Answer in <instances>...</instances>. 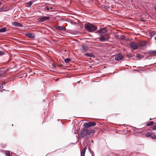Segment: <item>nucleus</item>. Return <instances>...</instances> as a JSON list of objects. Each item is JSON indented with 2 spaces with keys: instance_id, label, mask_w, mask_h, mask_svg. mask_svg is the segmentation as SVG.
<instances>
[{
  "instance_id": "f257e3e1",
  "label": "nucleus",
  "mask_w": 156,
  "mask_h": 156,
  "mask_svg": "<svg viewBox=\"0 0 156 156\" xmlns=\"http://www.w3.org/2000/svg\"><path fill=\"white\" fill-rule=\"evenodd\" d=\"M94 133V130H88L83 127L80 130L79 136L80 137L86 140L88 139L90 136H92Z\"/></svg>"
},
{
  "instance_id": "f03ea898",
  "label": "nucleus",
  "mask_w": 156,
  "mask_h": 156,
  "mask_svg": "<svg viewBox=\"0 0 156 156\" xmlns=\"http://www.w3.org/2000/svg\"><path fill=\"white\" fill-rule=\"evenodd\" d=\"M85 28L89 32H94L97 29L95 26L90 23H86L85 25Z\"/></svg>"
},
{
  "instance_id": "7ed1b4c3",
  "label": "nucleus",
  "mask_w": 156,
  "mask_h": 156,
  "mask_svg": "<svg viewBox=\"0 0 156 156\" xmlns=\"http://www.w3.org/2000/svg\"><path fill=\"white\" fill-rule=\"evenodd\" d=\"M96 125L95 122H85L83 125V126H84V128L86 129V128L88 127L94 126H95Z\"/></svg>"
},
{
  "instance_id": "20e7f679",
  "label": "nucleus",
  "mask_w": 156,
  "mask_h": 156,
  "mask_svg": "<svg viewBox=\"0 0 156 156\" xmlns=\"http://www.w3.org/2000/svg\"><path fill=\"white\" fill-rule=\"evenodd\" d=\"M110 36L108 34H106L105 36H101L99 38V39L101 42H104L105 40L109 39Z\"/></svg>"
},
{
  "instance_id": "39448f33",
  "label": "nucleus",
  "mask_w": 156,
  "mask_h": 156,
  "mask_svg": "<svg viewBox=\"0 0 156 156\" xmlns=\"http://www.w3.org/2000/svg\"><path fill=\"white\" fill-rule=\"evenodd\" d=\"M50 19L49 16H43L38 18L37 20L40 22H43Z\"/></svg>"
},
{
  "instance_id": "423d86ee",
  "label": "nucleus",
  "mask_w": 156,
  "mask_h": 156,
  "mask_svg": "<svg viewBox=\"0 0 156 156\" xmlns=\"http://www.w3.org/2000/svg\"><path fill=\"white\" fill-rule=\"evenodd\" d=\"M123 57L121 54L119 53L115 55V59L116 60L119 61L122 59Z\"/></svg>"
},
{
  "instance_id": "0eeeda50",
  "label": "nucleus",
  "mask_w": 156,
  "mask_h": 156,
  "mask_svg": "<svg viewBox=\"0 0 156 156\" xmlns=\"http://www.w3.org/2000/svg\"><path fill=\"white\" fill-rule=\"evenodd\" d=\"M81 47V51L85 52L88 50V47L87 45L83 44L82 45Z\"/></svg>"
},
{
  "instance_id": "6e6552de",
  "label": "nucleus",
  "mask_w": 156,
  "mask_h": 156,
  "mask_svg": "<svg viewBox=\"0 0 156 156\" xmlns=\"http://www.w3.org/2000/svg\"><path fill=\"white\" fill-rule=\"evenodd\" d=\"M130 47L133 49H136L137 48V44L134 42H133L130 44Z\"/></svg>"
},
{
  "instance_id": "1a4fd4ad",
  "label": "nucleus",
  "mask_w": 156,
  "mask_h": 156,
  "mask_svg": "<svg viewBox=\"0 0 156 156\" xmlns=\"http://www.w3.org/2000/svg\"><path fill=\"white\" fill-rule=\"evenodd\" d=\"M12 25L16 27H21L23 26V25L22 24L16 21L12 23Z\"/></svg>"
},
{
  "instance_id": "9d476101",
  "label": "nucleus",
  "mask_w": 156,
  "mask_h": 156,
  "mask_svg": "<svg viewBox=\"0 0 156 156\" xmlns=\"http://www.w3.org/2000/svg\"><path fill=\"white\" fill-rule=\"evenodd\" d=\"M25 35L31 39H33L35 37V35L33 33H27L25 34Z\"/></svg>"
},
{
  "instance_id": "9b49d317",
  "label": "nucleus",
  "mask_w": 156,
  "mask_h": 156,
  "mask_svg": "<svg viewBox=\"0 0 156 156\" xmlns=\"http://www.w3.org/2000/svg\"><path fill=\"white\" fill-rule=\"evenodd\" d=\"M106 31H107V30L105 28H102L100 29L98 31V32L100 34L104 33Z\"/></svg>"
},
{
  "instance_id": "f8f14e48",
  "label": "nucleus",
  "mask_w": 156,
  "mask_h": 156,
  "mask_svg": "<svg viewBox=\"0 0 156 156\" xmlns=\"http://www.w3.org/2000/svg\"><path fill=\"white\" fill-rule=\"evenodd\" d=\"M35 2V1H34V0H33V1H30V2H28L27 3V7H30L32 5V4H33V2Z\"/></svg>"
},
{
  "instance_id": "ddd939ff",
  "label": "nucleus",
  "mask_w": 156,
  "mask_h": 156,
  "mask_svg": "<svg viewBox=\"0 0 156 156\" xmlns=\"http://www.w3.org/2000/svg\"><path fill=\"white\" fill-rule=\"evenodd\" d=\"M54 28L58 30H62L63 29V28L62 26H55L54 27Z\"/></svg>"
},
{
  "instance_id": "4468645a",
  "label": "nucleus",
  "mask_w": 156,
  "mask_h": 156,
  "mask_svg": "<svg viewBox=\"0 0 156 156\" xmlns=\"http://www.w3.org/2000/svg\"><path fill=\"white\" fill-rule=\"evenodd\" d=\"M53 8L52 7H50L48 6H46L45 7L44 9V11H49L50 9L51 10Z\"/></svg>"
},
{
  "instance_id": "2eb2a0df",
  "label": "nucleus",
  "mask_w": 156,
  "mask_h": 156,
  "mask_svg": "<svg viewBox=\"0 0 156 156\" xmlns=\"http://www.w3.org/2000/svg\"><path fill=\"white\" fill-rule=\"evenodd\" d=\"M85 56L93 57H94V55L92 53H87L85 55Z\"/></svg>"
},
{
  "instance_id": "dca6fc26",
  "label": "nucleus",
  "mask_w": 156,
  "mask_h": 156,
  "mask_svg": "<svg viewBox=\"0 0 156 156\" xmlns=\"http://www.w3.org/2000/svg\"><path fill=\"white\" fill-rule=\"evenodd\" d=\"M6 31V29L5 27H4L0 29V32H5Z\"/></svg>"
},
{
  "instance_id": "f3484780",
  "label": "nucleus",
  "mask_w": 156,
  "mask_h": 156,
  "mask_svg": "<svg viewBox=\"0 0 156 156\" xmlns=\"http://www.w3.org/2000/svg\"><path fill=\"white\" fill-rule=\"evenodd\" d=\"M149 53L150 54H152L155 55H156V51L150 50L149 51Z\"/></svg>"
},
{
  "instance_id": "a211bd4d",
  "label": "nucleus",
  "mask_w": 156,
  "mask_h": 156,
  "mask_svg": "<svg viewBox=\"0 0 156 156\" xmlns=\"http://www.w3.org/2000/svg\"><path fill=\"white\" fill-rule=\"evenodd\" d=\"M5 74V72L3 71H0V78L2 76H3Z\"/></svg>"
},
{
  "instance_id": "6ab92c4d",
  "label": "nucleus",
  "mask_w": 156,
  "mask_h": 156,
  "mask_svg": "<svg viewBox=\"0 0 156 156\" xmlns=\"http://www.w3.org/2000/svg\"><path fill=\"white\" fill-rule=\"evenodd\" d=\"M154 124V122L153 121H151L149 123H147V126H149L152 125Z\"/></svg>"
},
{
  "instance_id": "aec40b11",
  "label": "nucleus",
  "mask_w": 156,
  "mask_h": 156,
  "mask_svg": "<svg viewBox=\"0 0 156 156\" xmlns=\"http://www.w3.org/2000/svg\"><path fill=\"white\" fill-rule=\"evenodd\" d=\"M71 61V59L70 58H67L65 60V62L66 63H68L69 62Z\"/></svg>"
},
{
  "instance_id": "412c9836",
  "label": "nucleus",
  "mask_w": 156,
  "mask_h": 156,
  "mask_svg": "<svg viewBox=\"0 0 156 156\" xmlns=\"http://www.w3.org/2000/svg\"><path fill=\"white\" fill-rule=\"evenodd\" d=\"M5 154L7 156H10V151H6L5 152Z\"/></svg>"
},
{
  "instance_id": "4be33fe9",
  "label": "nucleus",
  "mask_w": 156,
  "mask_h": 156,
  "mask_svg": "<svg viewBox=\"0 0 156 156\" xmlns=\"http://www.w3.org/2000/svg\"><path fill=\"white\" fill-rule=\"evenodd\" d=\"M149 34L152 37L154 36V35H155V34L154 33L151 32H149Z\"/></svg>"
},
{
  "instance_id": "5701e85b",
  "label": "nucleus",
  "mask_w": 156,
  "mask_h": 156,
  "mask_svg": "<svg viewBox=\"0 0 156 156\" xmlns=\"http://www.w3.org/2000/svg\"><path fill=\"white\" fill-rule=\"evenodd\" d=\"M86 149H87V147H85L82 150L81 152L85 153V151H86Z\"/></svg>"
},
{
  "instance_id": "b1692460",
  "label": "nucleus",
  "mask_w": 156,
  "mask_h": 156,
  "mask_svg": "<svg viewBox=\"0 0 156 156\" xmlns=\"http://www.w3.org/2000/svg\"><path fill=\"white\" fill-rule=\"evenodd\" d=\"M125 38V37L123 35H122L120 37V39H121V40H123Z\"/></svg>"
},
{
  "instance_id": "393cba45",
  "label": "nucleus",
  "mask_w": 156,
  "mask_h": 156,
  "mask_svg": "<svg viewBox=\"0 0 156 156\" xmlns=\"http://www.w3.org/2000/svg\"><path fill=\"white\" fill-rule=\"evenodd\" d=\"M4 54V53L2 51H0V56H2Z\"/></svg>"
},
{
  "instance_id": "a878e982",
  "label": "nucleus",
  "mask_w": 156,
  "mask_h": 156,
  "mask_svg": "<svg viewBox=\"0 0 156 156\" xmlns=\"http://www.w3.org/2000/svg\"><path fill=\"white\" fill-rule=\"evenodd\" d=\"M153 139H156V136L154 135H152L151 134V136Z\"/></svg>"
},
{
  "instance_id": "bb28decb",
  "label": "nucleus",
  "mask_w": 156,
  "mask_h": 156,
  "mask_svg": "<svg viewBox=\"0 0 156 156\" xmlns=\"http://www.w3.org/2000/svg\"><path fill=\"white\" fill-rule=\"evenodd\" d=\"M152 129L153 130H156V125L153 126L152 127Z\"/></svg>"
},
{
  "instance_id": "cd10ccee",
  "label": "nucleus",
  "mask_w": 156,
  "mask_h": 156,
  "mask_svg": "<svg viewBox=\"0 0 156 156\" xmlns=\"http://www.w3.org/2000/svg\"><path fill=\"white\" fill-rule=\"evenodd\" d=\"M4 11V8H0V12H2Z\"/></svg>"
},
{
  "instance_id": "c85d7f7f",
  "label": "nucleus",
  "mask_w": 156,
  "mask_h": 156,
  "mask_svg": "<svg viewBox=\"0 0 156 156\" xmlns=\"http://www.w3.org/2000/svg\"><path fill=\"white\" fill-rule=\"evenodd\" d=\"M146 136L147 137L148 136H151V134H147L146 135Z\"/></svg>"
},
{
  "instance_id": "c756f323",
  "label": "nucleus",
  "mask_w": 156,
  "mask_h": 156,
  "mask_svg": "<svg viewBox=\"0 0 156 156\" xmlns=\"http://www.w3.org/2000/svg\"><path fill=\"white\" fill-rule=\"evenodd\" d=\"M85 153H84L81 152V156H85Z\"/></svg>"
},
{
  "instance_id": "7c9ffc66",
  "label": "nucleus",
  "mask_w": 156,
  "mask_h": 156,
  "mask_svg": "<svg viewBox=\"0 0 156 156\" xmlns=\"http://www.w3.org/2000/svg\"><path fill=\"white\" fill-rule=\"evenodd\" d=\"M140 55L139 54H137L136 56V57L137 58H139V57H140Z\"/></svg>"
},
{
  "instance_id": "2f4dec72",
  "label": "nucleus",
  "mask_w": 156,
  "mask_h": 156,
  "mask_svg": "<svg viewBox=\"0 0 156 156\" xmlns=\"http://www.w3.org/2000/svg\"><path fill=\"white\" fill-rule=\"evenodd\" d=\"M1 85H2V87H3V85H4V84H2V83Z\"/></svg>"
},
{
  "instance_id": "473e14b6",
  "label": "nucleus",
  "mask_w": 156,
  "mask_h": 156,
  "mask_svg": "<svg viewBox=\"0 0 156 156\" xmlns=\"http://www.w3.org/2000/svg\"><path fill=\"white\" fill-rule=\"evenodd\" d=\"M93 0H87V1H92Z\"/></svg>"
},
{
  "instance_id": "72a5a7b5",
  "label": "nucleus",
  "mask_w": 156,
  "mask_h": 156,
  "mask_svg": "<svg viewBox=\"0 0 156 156\" xmlns=\"http://www.w3.org/2000/svg\"><path fill=\"white\" fill-rule=\"evenodd\" d=\"M140 45L141 46H143V44H140Z\"/></svg>"
},
{
  "instance_id": "f704fd0d",
  "label": "nucleus",
  "mask_w": 156,
  "mask_h": 156,
  "mask_svg": "<svg viewBox=\"0 0 156 156\" xmlns=\"http://www.w3.org/2000/svg\"><path fill=\"white\" fill-rule=\"evenodd\" d=\"M122 153H123V152H121V153H120V154H122Z\"/></svg>"
},
{
  "instance_id": "c9c22d12",
  "label": "nucleus",
  "mask_w": 156,
  "mask_h": 156,
  "mask_svg": "<svg viewBox=\"0 0 156 156\" xmlns=\"http://www.w3.org/2000/svg\"><path fill=\"white\" fill-rule=\"evenodd\" d=\"M154 39L156 41V36L155 37Z\"/></svg>"
},
{
  "instance_id": "e433bc0d",
  "label": "nucleus",
  "mask_w": 156,
  "mask_h": 156,
  "mask_svg": "<svg viewBox=\"0 0 156 156\" xmlns=\"http://www.w3.org/2000/svg\"><path fill=\"white\" fill-rule=\"evenodd\" d=\"M2 2L0 1V5L1 4Z\"/></svg>"
},
{
  "instance_id": "4c0bfd02",
  "label": "nucleus",
  "mask_w": 156,
  "mask_h": 156,
  "mask_svg": "<svg viewBox=\"0 0 156 156\" xmlns=\"http://www.w3.org/2000/svg\"><path fill=\"white\" fill-rule=\"evenodd\" d=\"M154 8H155V9H156V7H155Z\"/></svg>"
},
{
  "instance_id": "58836bf2",
  "label": "nucleus",
  "mask_w": 156,
  "mask_h": 156,
  "mask_svg": "<svg viewBox=\"0 0 156 156\" xmlns=\"http://www.w3.org/2000/svg\"><path fill=\"white\" fill-rule=\"evenodd\" d=\"M124 153H125V154H126V152H124Z\"/></svg>"
},
{
  "instance_id": "ea45409f",
  "label": "nucleus",
  "mask_w": 156,
  "mask_h": 156,
  "mask_svg": "<svg viewBox=\"0 0 156 156\" xmlns=\"http://www.w3.org/2000/svg\"><path fill=\"white\" fill-rule=\"evenodd\" d=\"M131 2H132L133 1V0H131Z\"/></svg>"
},
{
  "instance_id": "a19ab883",
  "label": "nucleus",
  "mask_w": 156,
  "mask_h": 156,
  "mask_svg": "<svg viewBox=\"0 0 156 156\" xmlns=\"http://www.w3.org/2000/svg\"><path fill=\"white\" fill-rule=\"evenodd\" d=\"M45 4L46 5V4H47V3H45Z\"/></svg>"
},
{
  "instance_id": "79ce46f5",
  "label": "nucleus",
  "mask_w": 156,
  "mask_h": 156,
  "mask_svg": "<svg viewBox=\"0 0 156 156\" xmlns=\"http://www.w3.org/2000/svg\"><path fill=\"white\" fill-rule=\"evenodd\" d=\"M151 120V119H150V120Z\"/></svg>"
}]
</instances>
